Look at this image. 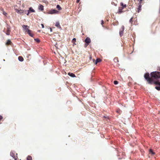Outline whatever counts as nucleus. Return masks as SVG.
Listing matches in <instances>:
<instances>
[{
    "label": "nucleus",
    "mask_w": 160,
    "mask_h": 160,
    "mask_svg": "<svg viewBox=\"0 0 160 160\" xmlns=\"http://www.w3.org/2000/svg\"><path fill=\"white\" fill-rule=\"evenodd\" d=\"M151 78L154 79H158L160 78V72H153L151 73Z\"/></svg>",
    "instance_id": "f257e3e1"
},
{
    "label": "nucleus",
    "mask_w": 160,
    "mask_h": 160,
    "mask_svg": "<svg viewBox=\"0 0 160 160\" xmlns=\"http://www.w3.org/2000/svg\"><path fill=\"white\" fill-rule=\"evenodd\" d=\"M144 77L146 80L148 82V83L152 84L153 82V80L152 78H150L149 76V74L148 73H146L144 74Z\"/></svg>",
    "instance_id": "f03ea898"
},
{
    "label": "nucleus",
    "mask_w": 160,
    "mask_h": 160,
    "mask_svg": "<svg viewBox=\"0 0 160 160\" xmlns=\"http://www.w3.org/2000/svg\"><path fill=\"white\" fill-rule=\"evenodd\" d=\"M23 30L25 32H27L28 31H30V30L28 29L29 27L27 25H23L22 26Z\"/></svg>",
    "instance_id": "7ed1b4c3"
},
{
    "label": "nucleus",
    "mask_w": 160,
    "mask_h": 160,
    "mask_svg": "<svg viewBox=\"0 0 160 160\" xmlns=\"http://www.w3.org/2000/svg\"><path fill=\"white\" fill-rule=\"evenodd\" d=\"M124 29V26H122L119 31V35L120 37H122L123 34V32Z\"/></svg>",
    "instance_id": "20e7f679"
},
{
    "label": "nucleus",
    "mask_w": 160,
    "mask_h": 160,
    "mask_svg": "<svg viewBox=\"0 0 160 160\" xmlns=\"http://www.w3.org/2000/svg\"><path fill=\"white\" fill-rule=\"evenodd\" d=\"M58 11L55 9H51L49 12V13L51 14L58 13Z\"/></svg>",
    "instance_id": "39448f33"
},
{
    "label": "nucleus",
    "mask_w": 160,
    "mask_h": 160,
    "mask_svg": "<svg viewBox=\"0 0 160 160\" xmlns=\"http://www.w3.org/2000/svg\"><path fill=\"white\" fill-rule=\"evenodd\" d=\"M85 42L87 44V46L91 42V40L89 38H87L85 40Z\"/></svg>",
    "instance_id": "423d86ee"
},
{
    "label": "nucleus",
    "mask_w": 160,
    "mask_h": 160,
    "mask_svg": "<svg viewBox=\"0 0 160 160\" xmlns=\"http://www.w3.org/2000/svg\"><path fill=\"white\" fill-rule=\"evenodd\" d=\"M93 62L95 63V64H96L100 62L101 61V60L100 58H97L96 60L93 59Z\"/></svg>",
    "instance_id": "0eeeda50"
},
{
    "label": "nucleus",
    "mask_w": 160,
    "mask_h": 160,
    "mask_svg": "<svg viewBox=\"0 0 160 160\" xmlns=\"http://www.w3.org/2000/svg\"><path fill=\"white\" fill-rule=\"evenodd\" d=\"M10 155L15 160L17 159V157H16L15 156V154L12 152H11Z\"/></svg>",
    "instance_id": "6e6552de"
},
{
    "label": "nucleus",
    "mask_w": 160,
    "mask_h": 160,
    "mask_svg": "<svg viewBox=\"0 0 160 160\" xmlns=\"http://www.w3.org/2000/svg\"><path fill=\"white\" fill-rule=\"evenodd\" d=\"M55 26L59 28H61L59 22H56Z\"/></svg>",
    "instance_id": "1a4fd4ad"
},
{
    "label": "nucleus",
    "mask_w": 160,
    "mask_h": 160,
    "mask_svg": "<svg viewBox=\"0 0 160 160\" xmlns=\"http://www.w3.org/2000/svg\"><path fill=\"white\" fill-rule=\"evenodd\" d=\"M68 75L72 78L76 77L75 75L72 73L69 72L68 73Z\"/></svg>",
    "instance_id": "9d476101"
},
{
    "label": "nucleus",
    "mask_w": 160,
    "mask_h": 160,
    "mask_svg": "<svg viewBox=\"0 0 160 160\" xmlns=\"http://www.w3.org/2000/svg\"><path fill=\"white\" fill-rule=\"evenodd\" d=\"M10 28L8 27H7L6 34L7 35H9L10 34Z\"/></svg>",
    "instance_id": "9b49d317"
},
{
    "label": "nucleus",
    "mask_w": 160,
    "mask_h": 160,
    "mask_svg": "<svg viewBox=\"0 0 160 160\" xmlns=\"http://www.w3.org/2000/svg\"><path fill=\"white\" fill-rule=\"evenodd\" d=\"M38 9L41 11H42L43 9V5H40L38 7Z\"/></svg>",
    "instance_id": "f8f14e48"
},
{
    "label": "nucleus",
    "mask_w": 160,
    "mask_h": 160,
    "mask_svg": "<svg viewBox=\"0 0 160 160\" xmlns=\"http://www.w3.org/2000/svg\"><path fill=\"white\" fill-rule=\"evenodd\" d=\"M30 36L31 37H33V33L32 32V31L30 30V31H28L27 32Z\"/></svg>",
    "instance_id": "ddd939ff"
},
{
    "label": "nucleus",
    "mask_w": 160,
    "mask_h": 160,
    "mask_svg": "<svg viewBox=\"0 0 160 160\" xmlns=\"http://www.w3.org/2000/svg\"><path fill=\"white\" fill-rule=\"evenodd\" d=\"M28 11L30 12H35V11L32 9V8L31 7L29 8V10Z\"/></svg>",
    "instance_id": "4468645a"
},
{
    "label": "nucleus",
    "mask_w": 160,
    "mask_h": 160,
    "mask_svg": "<svg viewBox=\"0 0 160 160\" xmlns=\"http://www.w3.org/2000/svg\"><path fill=\"white\" fill-rule=\"evenodd\" d=\"M123 9V8H119L118 9V13H121L122 12V10Z\"/></svg>",
    "instance_id": "2eb2a0df"
},
{
    "label": "nucleus",
    "mask_w": 160,
    "mask_h": 160,
    "mask_svg": "<svg viewBox=\"0 0 160 160\" xmlns=\"http://www.w3.org/2000/svg\"><path fill=\"white\" fill-rule=\"evenodd\" d=\"M18 59L19 61L21 62H22L24 60L22 56L18 57Z\"/></svg>",
    "instance_id": "dca6fc26"
},
{
    "label": "nucleus",
    "mask_w": 160,
    "mask_h": 160,
    "mask_svg": "<svg viewBox=\"0 0 160 160\" xmlns=\"http://www.w3.org/2000/svg\"><path fill=\"white\" fill-rule=\"evenodd\" d=\"M154 84L156 85L160 86V82L159 81H155L154 82Z\"/></svg>",
    "instance_id": "f3484780"
},
{
    "label": "nucleus",
    "mask_w": 160,
    "mask_h": 160,
    "mask_svg": "<svg viewBox=\"0 0 160 160\" xmlns=\"http://www.w3.org/2000/svg\"><path fill=\"white\" fill-rule=\"evenodd\" d=\"M113 61L115 62H118V58L117 57L113 59Z\"/></svg>",
    "instance_id": "a211bd4d"
},
{
    "label": "nucleus",
    "mask_w": 160,
    "mask_h": 160,
    "mask_svg": "<svg viewBox=\"0 0 160 160\" xmlns=\"http://www.w3.org/2000/svg\"><path fill=\"white\" fill-rule=\"evenodd\" d=\"M141 7H142V5H139V6H138V12H140V11H141Z\"/></svg>",
    "instance_id": "6ab92c4d"
},
{
    "label": "nucleus",
    "mask_w": 160,
    "mask_h": 160,
    "mask_svg": "<svg viewBox=\"0 0 160 160\" xmlns=\"http://www.w3.org/2000/svg\"><path fill=\"white\" fill-rule=\"evenodd\" d=\"M11 42L10 40H8L7 41V42L6 43V44H7V45H10V44H11Z\"/></svg>",
    "instance_id": "aec40b11"
},
{
    "label": "nucleus",
    "mask_w": 160,
    "mask_h": 160,
    "mask_svg": "<svg viewBox=\"0 0 160 160\" xmlns=\"http://www.w3.org/2000/svg\"><path fill=\"white\" fill-rule=\"evenodd\" d=\"M56 8L59 10H61V9H62L61 8L60 6V5H58L57 6Z\"/></svg>",
    "instance_id": "412c9836"
},
{
    "label": "nucleus",
    "mask_w": 160,
    "mask_h": 160,
    "mask_svg": "<svg viewBox=\"0 0 160 160\" xmlns=\"http://www.w3.org/2000/svg\"><path fill=\"white\" fill-rule=\"evenodd\" d=\"M122 7V8H125L126 7V4H124L123 3L121 2L120 3Z\"/></svg>",
    "instance_id": "4be33fe9"
},
{
    "label": "nucleus",
    "mask_w": 160,
    "mask_h": 160,
    "mask_svg": "<svg viewBox=\"0 0 160 160\" xmlns=\"http://www.w3.org/2000/svg\"><path fill=\"white\" fill-rule=\"evenodd\" d=\"M27 160H32V158L31 156H28L27 158Z\"/></svg>",
    "instance_id": "5701e85b"
},
{
    "label": "nucleus",
    "mask_w": 160,
    "mask_h": 160,
    "mask_svg": "<svg viewBox=\"0 0 160 160\" xmlns=\"http://www.w3.org/2000/svg\"><path fill=\"white\" fill-rule=\"evenodd\" d=\"M149 152L150 153H151L152 155H154L155 154V153L153 152L152 150V149H150V150H149Z\"/></svg>",
    "instance_id": "b1692460"
},
{
    "label": "nucleus",
    "mask_w": 160,
    "mask_h": 160,
    "mask_svg": "<svg viewBox=\"0 0 160 160\" xmlns=\"http://www.w3.org/2000/svg\"><path fill=\"white\" fill-rule=\"evenodd\" d=\"M155 88L158 90H160V86H159L158 87H156Z\"/></svg>",
    "instance_id": "393cba45"
},
{
    "label": "nucleus",
    "mask_w": 160,
    "mask_h": 160,
    "mask_svg": "<svg viewBox=\"0 0 160 160\" xmlns=\"http://www.w3.org/2000/svg\"><path fill=\"white\" fill-rule=\"evenodd\" d=\"M34 40L38 42H40L39 39L38 38H35L34 39Z\"/></svg>",
    "instance_id": "a878e982"
},
{
    "label": "nucleus",
    "mask_w": 160,
    "mask_h": 160,
    "mask_svg": "<svg viewBox=\"0 0 160 160\" xmlns=\"http://www.w3.org/2000/svg\"><path fill=\"white\" fill-rule=\"evenodd\" d=\"M118 82L117 81H114V83L115 85L117 84H118Z\"/></svg>",
    "instance_id": "bb28decb"
},
{
    "label": "nucleus",
    "mask_w": 160,
    "mask_h": 160,
    "mask_svg": "<svg viewBox=\"0 0 160 160\" xmlns=\"http://www.w3.org/2000/svg\"><path fill=\"white\" fill-rule=\"evenodd\" d=\"M132 19H133V17H132L129 20V22L130 23H132Z\"/></svg>",
    "instance_id": "cd10ccee"
},
{
    "label": "nucleus",
    "mask_w": 160,
    "mask_h": 160,
    "mask_svg": "<svg viewBox=\"0 0 160 160\" xmlns=\"http://www.w3.org/2000/svg\"><path fill=\"white\" fill-rule=\"evenodd\" d=\"M15 10H16V11L17 12H18V13H20V10H19L18 9H15Z\"/></svg>",
    "instance_id": "c85d7f7f"
},
{
    "label": "nucleus",
    "mask_w": 160,
    "mask_h": 160,
    "mask_svg": "<svg viewBox=\"0 0 160 160\" xmlns=\"http://www.w3.org/2000/svg\"><path fill=\"white\" fill-rule=\"evenodd\" d=\"M76 38H73L72 40V42H76Z\"/></svg>",
    "instance_id": "c756f323"
},
{
    "label": "nucleus",
    "mask_w": 160,
    "mask_h": 160,
    "mask_svg": "<svg viewBox=\"0 0 160 160\" xmlns=\"http://www.w3.org/2000/svg\"><path fill=\"white\" fill-rule=\"evenodd\" d=\"M103 23H104L103 21V20H102L101 21V23L102 25H103Z\"/></svg>",
    "instance_id": "7c9ffc66"
},
{
    "label": "nucleus",
    "mask_w": 160,
    "mask_h": 160,
    "mask_svg": "<svg viewBox=\"0 0 160 160\" xmlns=\"http://www.w3.org/2000/svg\"><path fill=\"white\" fill-rule=\"evenodd\" d=\"M142 1H139V5H141Z\"/></svg>",
    "instance_id": "2f4dec72"
},
{
    "label": "nucleus",
    "mask_w": 160,
    "mask_h": 160,
    "mask_svg": "<svg viewBox=\"0 0 160 160\" xmlns=\"http://www.w3.org/2000/svg\"><path fill=\"white\" fill-rule=\"evenodd\" d=\"M41 26H42V28H44V25L43 24H41Z\"/></svg>",
    "instance_id": "473e14b6"
},
{
    "label": "nucleus",
    "mask_w": 160,
    "mask_h": 160,
    "mask_svg": "<svg viewBox=\"0 0 160 160\" xmlns=\"http://www.w3.org/2000/svg\"><path fill=\"white\" fill-rule=\"evenodd\" d=\"M2 118V116L0 115V120H1Z\"/></svg>",
    "instance_id": "72a5a7b5"
},
{
    "label": "nucleus",
    "mask_w": 160,
    "mask_h": 160,
    "mask_svg": "<svg viewBox=\"0 0 160 160\" xmlns=\"http://www.w3.org/2000/svg\"><path fill=\"white\" fill-rule=\"evenodd\" d=\"M30 12L28 11V13L27 14V15H28L29 14V13H30Z\"/></svg>",
    "instance_id": "f704fd0d"
},
{
    "label": "nucleus",
    "mask_w": 160,
    "mask_h": 160,
    "mask_svg": "<svg viewBox=\"0 0 160 160\" xmlns=\"http://www.w3.org/2000/svg\"><path fill=\"white\" fill-rule=\"evenodd\" d=\"M80 0H77V2H77V3H78V2H79L80 1Z\"/></svg>",
    "instance_id": "c9c22d12"
},
{
    "label": "nucleus",
    "mask_w": 160,
    "mask_h": 160,
    "mask_svg": "<svg viewBox=\"0 0 160 160\" xmlns=\"http://www.w3.org/2000/svg\"><path fill=\"white\" fill-rule=\"evenodd\" d=\"M3 14L4 15H6V14H7V13H6L5 12H3Z\"/></svg>",
    "instance_id": "e433bc0d"
},
{
    "label": "nucleus",
    "mask_w": 160,
    "mask_h": 160,
    "mask_svg": "<svg viewBox=\"0 0 160 160\" xmlns=\"http://www.w3.org/2000/svg\"><path fill=\"white\" fill-rule=\"evenodd\" d=\"M73 43V45H76V44L75 43V42H72Z\"/></svg>",
    "instance_id": "4c0bfd02"
},
{
    "label": "nucleus",
    "mask_w": 160,
    "mask_h": 160,
    "mask_svg": "<svg viewBox=\"0 0 160 160\" xmlns=\"http://www.w3.org/2000/svg\"><path fill=\"white\" fill-rule=\"evenodd\" d=\"M158 70L160 71V67L158 68Z\"/></svg>",
    "instance_id": "58836bf2"
},
{
    "label": "nucleus",
    "mask_w": 160,
    "mask_h": 160,
    "mask_svg": "<svg viewBox=\"0 0 160 160\" xmlns=\"http://www.w3.org/2000/svg\"><path fill=\"white\" fill-rule=\"evenodd\" d=\"M50 31L51 32H52V29L51 28H50Z\"/></svg>",
    "instance_id": "ea45409f"
},
{
    "label": "nucleus",
    "mask_w": 160,
    "mask_h": 160,
    "mask_svg": "<svg viewBox=\"0 0 160 160\" xmlns=\"http://www.w3.org/2000/svg\"><path fill=\"white\" fill-rule=\"evenodd\" d=\"M138 1H142L143 0H138Z\"/></svg>",
    "instance_id": "a19ab883"
},
{
    "label": "nucleus",
    "mask_w": 160,
    "mask_h": 160,
    "mask_svg": "<svg viewBox=\"0 0 160 160\" xmlns=\"http://www.w3.org/2000/svg\"><path fill=\"white\" fill-rule=\"evenodd\" d=\"M15 160H17V159Z\"/></svg>",
    "instance_id": "79ce46f5"
}]
</instances>
